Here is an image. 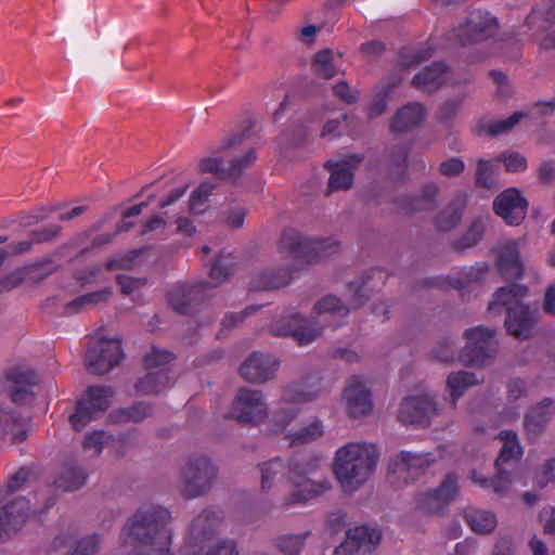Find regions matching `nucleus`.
Returning <instances> with one entry per match:
<instances>
[{
  "mask_svg": "<svg viewBox=\"0 0 555 555\" xmlns=\"http://www.w3.org/2000/svg\"><path fill=\"white\" fill-rule=\"evenodd\" d=\"M116 437L105 430H94L86 435L82 447L92 456L100 455L102 451L114 444Z\"/></svg>",
  "mask_w": 555,
  "mask_h": 555,
  "instance_id": "nucleus-43",
  "label": "nucleus"
},
{
  "mask_svg": "<svg viewBox=\"0 0 555 555\" xmlns=\"http://www.w3.org/2000/svg\"><path fill=\"white\" fill-rule=\"evenodd\" d=\"M212 286L208 282L192 285L177 284L168 293L171 307L179 313L189 312L194 306L210 296Z\"/></svg>",
  "mask_w": 555,
  "mask_h": 555,
  "instance_id": "nucleus-18",
  "label": "nucleus"
},
{
  "mask_svg": "<svg viewBox=\"0 0 555 555\" xmlns=\"http://www.w3.org/2000/svg\"><path fill=\"white\" fill-rule=\"evenodd\" d=\"M427 111L420 102H409L393 115L390 129L393 132H409L418 127L426 118Z\"/></svg>",
  "mask_w": 555,
  "mask_h": 555,
  "instance_id": "nucleus-27",
  "label": "nucleus"
},
{
  "mask_svg": "<svg viewBox=\"0 0 555 555\" xmlns=\"http://www.w3.org/2000/svg\"><path fill=\"white\" fill-rule=\"evenodd\" d=\"M464 336L467 343L460 352L462 364L481 366L494 358L498 350L494 330L479 325L466 330Z\"/></svg>",
  "mask_w": 555,
  "mask_h": 555,
  "instance_id": "nucleus-9",
  "label": "nucleus"
},
{
  "mask_svg": "<svg viewBox=\"0 0 555 555\" xmlns=\"http://www.w3.org/2000/svg\"><path fill=\"white\" fill-rule=\"evenodd\" d=\"M409 149L404 144H397L386 149L385 158L389 167H404Z\"/></svg>",
  "mask_w": 555,
  "mask_h": 555,
  "instance_id": "nucleus-56",
  "label": "nucleus"
},
{
  "mask_svg": "<svg viewBox=\"0 0 555 555\" xmlns=\"http://www.w3.org/2000/svg\"><path fill=\"white\" fill-rule=\"evenodd\" d=\"M339 243L333 238H307L294 229H287L280 237V258L284 259L280 268V287L287 286L295 274L306 266L337 253Z\"/></svg>",
  "mask_w": 555,
  "mask_h": 555,
  "instance_id": "nucleus-2",
  "label": "nucleus"
},
{
  "mask_svg": "<svg viewBox=\"0 0 555 555\" xmlns=\"http://www.w3.org/2000/svg\"><path fill=\"white\" fill-rule=\"evenodd\" d=\"M540 34H534L541 52L555 50V28H537Z\"/></svg>",
  "mask_w": 555,
  "mask_h": 555,
  "instance_id": "nucleus-64",
  "label": "nucleus"
},
{
  "mask_svg": "<svg viewBox=\"0 0 555 555\" xmlns=\"http://www.w3.org/2000/svg\"><path fill=\"white\" fill-rule=\"evenodd\" d=\"M527 397V384L521 378H514L507 384V401L516 403L518 400Z\"/></svg>",
  "mask_w": 555,
  "mask_h": 555,
  "instance_id": "nucleus-63",
  "label": "nucleus"
},
{
  "mask_svg": "<svg viewBox=\"0 0 555 555\" xmlns=\"http://www.w3.org/2000/svg\"><path fill=\"white\" fill-rule=\"evenodd\" d=\"M171 377L164 370H149L147 374L141 377L135 384V390L139 395H156L169 388Z\"/></svg>",
  "mask_w": 555,
  "mask_h": 555,
  "instance_id": "nucleus-33",
  "label": "nucleus"
},
{
  "mask_svg": "<svg viewBox=\"0 0 555 555\" xmlns=\"http://www.w3.org/2000/svg\"><path fill=\"white\" fill-rule=\"evenodd\" d=\"M260 486L263 492H269L275 485V477L278 474V462L270 460L260 465Z\"/></svg>",
  "mask_w": 555,
  "mask_h": 555,
  "instance_id": "nucleus-55",
  "label": "nucleus"
},
{
  "mask_svg": "<svg viewBox=\"0 0 555 555\" xmlns=\"http://www.w3.org/2000/svg\"><path fill=\"white\" fill-rule=\"evenodd\" d=\"M377 462L375 446L350 442L336 451L333 469L344 491L354 492L366 482Z\"/></svg>",
  "mask_w": 555,
  "mask_h": 555,
  "instance_id": "nucleus-3",
  "label": "nucleus"
},
{
  "mask_svg": "<svg viewBox=\"0 0 555 555\" xmlns=\"http://www.w3.org/2000/svg\"><path fill=\"white\" fill-rule=\"evenodd\" d=\"M434 54V50L430 47L422 48L411 53H404L400 57V63L403 67H411L418 65L429 60Z\"/></svg>",
  "mask_w": 555,
  "mask_h": 555,
  "instance_id": "nucleus-57",
  "label": "nucleus"
},
{
  "mask_svg": "<svg viewBox=\"0 0 555 555\" xmlns=\"http://www.w3.org/2000/svg\"><path fill=\"white\" fill-rule=\"evenodd\" d=\"M465 519L470 529L477 533H489L496 527V517L489 511L469 509Z\"/></svg>",
  "mask_w": 555,
  "mask_h": 555,
  "instance_id": "nucleus-40",
  "label": "nucleus"
},
{
  "mask_svg": "<svg viewBox=\"0 0 555 555\" xmlns=\"http://www.w3.org/2000/svg\"><path fill=\"white\" fill-rule=\"evenodd\" d=\"M324 313L337 314L340 317H346L349 313V308L341 302V300L334 296L327 295L320 299L313 307L312 315L319 317Z\"/></svg>",
  "mask_w": 555,
  "mask_h": 555,
  "instance_id": "nucleus-49",
  "label": "nucleus"
},
{
  "mask_svg": "<svg viewBox=\"0 0 555 555\" xmlns=\"http://www.w3.org/2000/svg\"><path fill=\"white\" fill-rule=\"evenodd\" d=\"M321 392V377L318 374L286 385L280 398V427L287 425L298 415L300 404L315 401Z\"/></svg>",
  "mask_w": 555,
  "mask_h": 555,
  "instance_id": "nucleus-7",
  "label": "nucleus"
},
{
  "mask_svg": "<svg viewBox=\"0 0 555 555\" xmlns=\"http://www.w3.org/2000/svg\"><path fill=\"white\" fill-rule=\"evenodd\" d=\"M448 67L442 62H434L416 74L412 83L415 88L424 91H434L438 89L444 81V75Z\"/></svg>",
  "mask_w": 555,
  "mask_h": 555,
  "instance_id": "nucleus-30",
  "label": "nucleus"
},
{
  "mask_svg": "<svg viewBox=\"0 0 555 555\" xmlns=\"http://www.w3.org/2000/svg\"><path fill=\"white\" fill-rule=\"evenodd\" d=\"M555 23V3L548 1L540 7L532 9L526 18V24L530 29L553 28Z\"/></svg>",
  "mask_w": 555,
  "mask_h": 555,
  "instance_id": "nucleus-39",
  "label": "nucleus"
},
{
  "mask_svg": "<svg viewBox=\"0 0 555 555\" xmlns=\"http://www.w3.org/2000/svg\"><path fill=\"white\" fill-rule=\"evenodd\" d=\"M323 424L321 421H313L311 424L301 427L293 434H287L285 439L289 440V446L306 444L323 436Z\"/></svg>",
  "mask_w": 555,
  "mask_h": 555,
  "instance_id": "nucleus-48",
  "label": "nucleus"
},
{
  "mask_svg": "<svg viewBox=\"0 0 555 555\" xmlns=\"http://www.w3.org/2000/svg\"><path fill=\"white\" fill-rule=\"evenodd\" d=\"M439 191V186L435 182L424 184L421 190V195L418 197L409 198L405 208L411 211L433 209Z\"/></svg>",
  "mask_w": 555,
  "mask_h": 555,
  "instance_id": "nucleus-42",
  "label": "nucleus"
},
{
  "mask_svg": "<svg viewBox=\"0 0 555 555\" xmlns=\"http://www.w3.org/2000/svg\"><path fill=\"white\" fill-rule=\"evenodd\" d=\"M190 555H238V551L233 541L223 540L210 546L205 553L193 552Z\"/></svg>",
  "mask_w": 555,
  "mask_h": 555,
  "instance_id": "nucleus-61",
  "label": "nucleus"
},
{
  "mask_svg": "<svg viewBox=\"0 0 555 555\" xmlns=\"http://www.w3.org/2000/svg\"><path fill=\"white\" fill-rule=\"evenodd\" d=\"M87 481L85 470L75 464H66L55 479V487L65 492L80 489Z\"/></svg>",
  "mask_w": 555,
  "mask_h": 555,
  "instance_id": "nucleus-36",
  "label": "nucleus"
},
{
  "mask_svg": "<svg viewBox=\"0 0 555 555\" xmlns=\"http://www.w3.org/2000/svg\"><path fill=\"white\" fill-rule=\"evenodd\" d=\"M13 402H0V440L20 442L26 439L27 424L12 408Z\"/></svg>",
  "mask_w": 555,
  "mask_h": 555,
  "instance_id": "nucleus-24",
  "label": "nucleus"
},
{
  "mask_svg": "<svg viewBox=\"0 0 555 555\" xmlns=\"http://www.w3.org/2000/svg\"><path fill=\"white\" fill-rule=\"evenodd\" d=\"M495 29V17L487 11L475 10L454 29V36L463 46L475 44L493 36Z\"/></svg>",
  "mask_w": 555,
  "mask_h": 555,
  "instance_id": "nucleus-13",
  "label": "nucleus"
},
{
  "mask_svg": "<svg viewBox=\"0 0 555 555\" xmlns=\"http://www.w3.org/2000/svg\"><path fill=\"white\" fill-rule=\"evenodd\" d=\"M245 215H246V210L243 206L233 205V206H230L223 212V220L228 227L237 229L243 225Z\"/></svg>",
  "mask_w": 555,
  "mask_h": 555,
  "instance_id": "nucleus-60",
  "label": "nucleus"
},
{
  "mask_svg": "<svg viewBox=\"0 0 555 555\" xmlns=\"http://www.w3.org/2000/svg\"><path fill=\"white\" fill-rule=\"evenodd\" d=\"M470 478L476 485L483 489H491L498 494H504L511 485L509 475L503 470H498V475L493 478L485 477L476 470H472Z\"/></svg>",
  "mask_w": 555,
  "mask_h": 555,
  "instance_id": "nucleus-46",
  "label": "nucleus"
},
{
  "mask_svg": "<svg viewBox=\"0 0 555 555\" xmlns=\"http://www.w3.org/2000/svg\"><path fill=\"white\" fill-rule=\"evenodd\" d=\"M308 533L286 534L280 538V552L287 555H299L305 546Z\"/></svg>",
  "mask_w": 555,
  "mask_h": 555,
  "instance_id": "nucleus-54",
  "label": "nucleus"
},
{
  "mask_svg": "<svg viewBox=\"0 0 555 555\" xmlns=\"http://www.w3.org/2000/svg\"><path fill=\"white\" fill-rule=\"evenodd\" d=\"M30 511L29 500L18 496L0 512V543L10 540L25 524Z\"/></svg>",
  "mask_w": 555,
  "mask_h": 555,
  "instance_id": "nucleus-20",
  "label": "nucleus"
},
{
  "mask_svg": "<svg viewBox=\"0 0 555 555\" xmlns=\"http://www.w3.org/2000/svg\"><path fill=\"white\" fill-rule=\"evenodd\" d=\"M337 60L330 49L318 52L313 60L314 72L325 79H331L337 74Z\"/></svg>",
  "mask_w": 555,
  "mask_h": 555,
  "instance_id": "nucleus-47",
  "label": "nucleus"
},
{
  "mask_svg": "<svg viewBox=\"0 0 555 555\" xmlns=\"http://www.w3.org/2000/svg\"><path fill=\"white\" fill-rule=\"evenodd\" d=\"M488 270L489 267L487 263H477L470 268L465 269L462 273L463 280L460 282L461 286L464 287L469 283L481 282L486 278Z\"/></svg>",
  "mask_w": 555,
  "mask_h": 555,
  "instance_id": "nucleus-58",
  "label": "nucleus"
},
{
  "mask_svg": "<svg viewBox=\"0 0 555 555\" xmlns=\"http://www.w3.org/2000/svg\"><path fill=\"white\" fill-rule=\"evenodd\" d=\"M466 207V199L463 196L453 198L436 217V228L441 232L453 230L461 221Z\"/></svg>",
  "mask_w": 555,
  "mask_h": 555,
  "instance_id": "nucleus-32",
  "label": "nucleus"
},
{
  "mask_svg": "<svg viewBox=\"0 0 555 555\" xmlns=\"http://www.w3.org/2000/svg\"><path fill=\"white\" fill-rule=\"evenodd\" d=\"M477 384H479V379L475 373L466 371L451 373L447 378L451 406L455 408L457 400L464 395L465 390Z\"/></svg>",
  "mask_w": 555,
  "mask_h": 555,
  "instance_id": "nucleus-35",
  "label": "nucleus"
},
{
  "mask_svg": "<svg viewBox=\"0 0 555 555\" xmlns=\"http://www.w3.org/2000/svg\"><path fill=\"white\" fill-rule=\"evenodd\" d=\"M171 511L157 503L141 504L119 532L114 555H173Z\"/></svg>",
  "mask_w": 555,
  "mask_h": 555,
  "instance_id": "nucleus-1",
  "label": "nucleus"
},
{
  "mask_svg": "<svg viewBox=\"0 0 555 555\" xmlns=\"http://www.w3.org/2000/svg\"><path fill=\"white\" fill-rule=\"evenodd\" d=\"M327 165L332 169L327 192L350 189L353 182V170L350 164L348 162L334 164L327 162Z\"/></svg>",
  "mask_w": 555,
  "mask_h": 555,
  "instance_id": "nucleus-37",
  "label": "nucleus"
},
{
  "mask_svg": "<svg viewBox=\"0 0 555 555\" xmlns=\"http://www.w3.org/2000/svg\"><path fill=\"white\" fill-rule=\"evenodd\" d=\"M218 476L215 462L205 454H192L180 466L179 481L186 499H196L207 494Z\"/></svg>",
  "mask_w": 555,
  "mask_h": 555,
  "instance_id": "nucleus-6",
  "label": "nucleus"
},
{
  "mask_svg": "<svg viewBox=\"0 0 555 555\" xmlns=\"http://www.w3.org/2000/svg\"><path fill=\"white\" fill-rule=\"evenodd\" d=\"M296 490L292 491L291 498L285 499V504L302 503L311 500L331 488L327 481L315 482L311 479L301 478L296 481Z\"/></svg>",
  "mask_w": 555,
  "mask_h": 555,
  "instance_id": "nucleus-34",
  "label": "nucleus"
},
{
  "mask_svg": "<svg viewBox=\"0 0 555 555\" xmlns=\"http://www.w3.org/2000/svg\"><path fill=\"white\" fill-rule=\"evenodd\" d=\"M229 417L243 425L257 426L269 416L268 403L260 390L240 388L231 403Z\"/></svg>",
  "mask_w": 555,
  "mask_h": 555,
  "instance_id": "nucleus-10",
  "label": "nucleus"
},
{
  "mask_svg": "<svg viewBox=\"0 0 555 555\" xmlns=\"http://www.w3.org/2000/svg\"><path fill=\"white\" fill-rule=\"evenodd\" d=\"M7 380L11 402L23 404L33 400V389L38 384L39 378L33 369L18 365L8 372Z\"/></svg>",
  "mask_w": 555,
  "mask_h": 555,
  "instance_id": "nucleus-22",
  "label": "nucleus"
},
{
  "mask_svg": "<svg viewBox=\"0 0 555 555\" xmlns=\"http://www.w3.org/2000/svg\"><path fill=\"white\" fill-rule=\"evenodd\" d=\"M222 521V511L218 507H207L193 517L185 538L186 545L202 548L217 533Z\"/></svg>",
  "mask_w": 555,
  "mask_h": 555,
  "instance_id": "nucleus-15",
  "label": "nucleus"
},
{
  "mask_svg": "<svg viewBox=\"0 0 555 555\" xmlns=\"http://www.w3.org/2000/svg\"><path fill=\"white\" fill-rule=\"evenodd\" d=\"M322 331L321 326L311 324L299 314L280 320V336H291L300 346H306L314 341L321 336Z\"/></svg>",
  "mask_w": 555,
  "mask_h": 555,
  "instance_id": "nucleus-23",
  "label": "nucleus"
},
{
  "mask_svg": "<svg viewBox=\"0 0 555 555\" xmlns=\"http://www.w3.org/2000/svg\"><path fill=\"white\" fill-rule=\"evenodd\" d=\"M498 266L506 279H519L522 275V264L516 242L506 241L499 251Z\"/></svg>",
  "mask_w": 555,
  "mask_h": 555,
  "instance_id": "nucleus-28",
  "label": "nucleus"
},
{
  "mask_svg": "<svg viewBox=\"0 0 555 555\" xmlns=\"http://www.w3.org/2000/svg\"><path fill=\"white\" fill-rule=\"evenodd\" d=\"M235 256L231 253H221L210 267V278L216 282L215 286L224 282L234 272Z\"/></svg>",
  "mask_w": 555,
  "mask_h": 555,
  "instance_id": "nucleus-44",
  "label": "nucleus"
},
{
  "mask_svg": "<svg viewBox=\"0 0 555 555\" xmlns=\"http://www.w3.org/2000/svg\"><path fill=\"white\" fill-rule=\"evenodd\" d=\"M527 209V199L515 188L501 192L493 202L494 212L508 225H519L526 218Z\"/></svg>",
  "mask_w": 555,
  "mask_h": 555,
  "instance_id": "nucleus-17",
  "label": "nucleus"
},
{
  "mask_svg": "<svg viewBox=\"0 0 555 555\" xmlns=\"http://www.w3.org/2000/svg\"><path fill=\"white\" fill-rule=\"evenodd\" d=\"M245 132L235 133L224 139L220 145L221 157H208L199 163L202 172H210L221 180L235 182L246 168L256 159L254 150L240 151Z\"/></svg>",
  "mask_w": 555,
  "mask_h": 555,
  "instance_id": "nucleus-5",
  "label": "nucleus"
},
{
  "mask_svg": "<svg viewBox=\"0 0 555 555\" xmlns=\"http://www.w3.org/2000/svg\"><path fill=\"white\" fill-rule=\"evenodd\" d=\"M499 437L504 441V443L498 459L495 460V466L498 470H503L508 474V469L505 465L509 466L516 462L520 457L522 451L515 431L503 430L499 434Z\"/></svg>",
  "mask_w": 555,
  "mask_h": 555,
  "instance_id": "nucleus-31",
  "label": "nucleus"
},
{
  "mask_svg": "<svg viewBox=\"0 0 555 555\" xmlns=\"http://www.w3.org/2000/svg\"><path fill=\"white\" fill-rule=\"evenodd\" d=\"M527 287L520 284H509L498 289L494 299L489 304L488 310L495 313L504 308L506 311L505 326L507 332L519 338L526 339L531 335L535 324V313L521 298L527 295Z\"/></svg>",
  "mask_w": 555,
  "mask_h": 555,
  "instance_id": "nucleus-4",
  "label": "nucleus"
},
{
  "mask_svg": "<svg viewBox=\"0 0 555 555\" xmlns=\"http://www.w3.org/2000/svg\"><path fill=\"white\" fill-rule=\"evenodd\" d=\"M173 360V354L165 349L154 347L145 357V364L149 370L162 371L168 373L167 365Z\"/></svg>",
  "mask_w": 555,
  "mask_h": 555,
  "instance_id": "nucleus-52",
  "label": "nucleus"
},
{
  "mask_svg": "<svg viewBox=\"0 0 555 555\" xmlns=\"http://www.w3.org/2000/svg\"><path fill=\"white\" fill-rule=\"evenodd\" d=\"M555 414V403L551 398H544L532 406L524 417V427L529 439H535L542 434Z\"/></svg>",
  "mask_w": 555,
  "mask_h": 555,
  "instance_id": "nucleus-25",
  "label": "nucleus"
},
{
  "mask_svg": "<svg viewBox=\"0 0 555 555\" xmlns=\"http://www.w3.org/2000/svg\"><path fill=\"white\" fill-rule=\"evenodd\" d=\"M118 339L92 338L86 356V366L92 374L102 375L117 366L122 359Z\"/></svg>",
  "mask_w": 555,
  "mask_h": 555,
  "instance_id": "nucleus-12",
  "label": "nucleus"
},
{
  "mask_svg": "<svg viewBox=\"0 0 555 555\" xmlns=\"http://www.w3.org/2000/svg\"><path fill=\"white\" fill-rule=\"evenodd\" d=\"M275 362L272 354L254 352L241 365L240 373L249 383H263L272 375Z\"/></svg>",
  "mask_w": 555,
  "mask_h": 555,
  "instance_id": "nucleus-26",
  "label": "nucleus"
},
{
  "mask_svg": "<svg viewBox=\"0 0 555 555\" xmlns=\"http://www.w3.org/2000/svg\"><path fill=\"white\" fill-rule=\"evenodd\" d=\"M457 493L459 478L454 473H449L436 489L418 494L416 506L427 514H439L448 507Z\"/></svg>",
  "mask_w": 555,
  "mask_h": 555,
  "instance_id": "nucleus-16",
  "label": "nucleus"
},
{
  "mask_svg": "<svg viewBox=\"0 0 555 555\" xmlns=\"http://www.w3.org/2000/svg\"><path fill=\"white\" fill-rule=\"evenodd\" d=\"M116 280L120 286L121 293L125 295H131L134 291L146 284V280L143 278H133L125 274H118Z\"/></svg>",
  "mask_w": 555,
  "mask_h": 555,
  "instance_id": "nucleus-62",
  "label": "nucleus"
},
{
  "mask_svg": "<svg viewBox=\"0 0 555 555\" xmlns=\"http://www.w3.org/2000/svg\"><path fill=\"white\" fill-rule=\"evenodd\" d=\"M500 169L499 165L491 160L479 159L476 168L475 184L477 188L482 189H498L499 183L495 175Z\"/></svg>",
  "mask_w": 555,
  "mask_h": 555,
  "instance_id": "nucleus-45",
  "label": "nucleus"
},
{
  "mask_svg": "<svg viewBox=\"0 0 555 555\" xmlns=\"http://www.w3.org/2000/svg\"><path fill=\"white\" fill-rule=\"evenodd\" d=\"M525 116H527V114L524 112H515L505 119H481L478 125L479 131L485 132L490 137L504 134L513 130V128L518 125Z\"/></svg>",
  "mask_w": 555,
  "mask_h": 555,
  "instance_id": "nucleus-38",
  "label": "nucleus"
},
{
  "mask_svg": "<svg viewBox=\"0 0 555 555\" xmlns=\"http://www.w3.org/2000/svg\"><path fill=\"white\" fill-rule=\"evenodd\" d=\"M431 353L435 359L441 362L453 361L455 356V345L451 339L446 338L436 345Z\"/></svg>",
  "mask_w": 555,
  "mask_h": 555,
  "instance_id": "nucleus-59",
  "label": "nucleus"
},
{
  "mask_svg": "<svg viewBox=\"0 0 555 555\" xmlns=\"http://www.w3.org/2000/svg\"><path fill=\"white\" fill-rule=\"evenodd\" d=\"M382 540L377 528L358 526L348 529L344 542L335 548L337 555H351L356 552H371Z\"/></svg>",
  "mask_w": 555,
  "mask_h": 555,
  "instance_id": "nucleus-21",
  "label": "nucleus"
},
{
  "mask_svg": "<svg viewBox=\"0 0 555 555\" xmlns=\"http://www.w3.org/2000/svg\"><path fill=\"white\" fill-rule=\"evenodd\" d=\"M435 462L433 453L401 451L389 460L388 480L396 487L409 485L417 480Z\"/></svg>",
  "mask_w": 555,
  "mask_h": 555,
  "instance_id": "nucleus-8",
  "label": "nucleus"
},
{
  "mask_svg": "<svg viewBox=\"0 0 555 555\" xmlns=\"http://www.w3.org/2000/svg\"><path fill=\"white\" fill-rule=\"evenodd\" d=\"M350 293V305L353 308L363 306L370 298V291L367 288V281L363 278L351 281L348 285Z\"/></svg>",
  "mask_w": 555,
  "mask_h": 555,
  "instance_id": "nucleus-53",
  "label": "nucleus"
},
{
  "mask_svg": "<svg viewBox=\"0 0 555 555\" xmlns=\"http://www.w3.org/2000/svg\"><path fill=\"white\" fill-rule=\"evenodd\" d=\"M489 221L490 217L488 215H481L474 218L466 231L452 243L453 249L464 253L476 246L482 240Z\"/></svg>",
  "mask_w": 555,
  "mask_h": 555,
  "instance_id": "nucleus-29",
  "label": "nucleus"
},
{
  "mask_svg": "<svg viewBox=\"0 0 555 555\" xmlns=\"http://www.w3.org/2000/svg\"><path fill=\"white\" fill-rule=\"evenodd\" d=\"M438 413L437 402L430 395L410 396L400 403L398 420L404 425L426 427Z\"/></svg>",
  "mask_w": 555,
  "mask_h": 555,
  "instance_id": "nucleus-14",
  "label": "nucleus"
},
{
  "mask_svg": "<svg viewBox=\"0 0 555 555\" xmlns=\"http://www.w3.org/2000/svg\"><path fill=\"white\" fill-rule=\"evenodd\" d=\"M152 414V406L144 402H138L130 408L118 409L111 413L109 418L114 423H139Z\"/></svg>",
  "mask_w": 555,
  "mask_h": 555,
  "instance_id": "nucleus-41",
  "label": "nucleus"
},
{
  "mask_svg": "<svg viewBox=\"0 0 555 555\" xmlns=\"http://www.w3.org/2000/svg\"><path fill=\"white\" fill-rule=\"evenodd\" d=\"M112 396L111 387H89L83 397L77 402L76 411L69 416L73 428L79 431L91 421L96 420L108 409Z\"/></svg>",
  "mask_w": 555,
  "mask_h": 555,
  "instance_id": "nucleus-11",
  "label": "nucleus"
},
{
  "mask_svg": "<svg viewBox=\"0 0 555 555\" xmlns=\"http://www.w3.org/2000/svg\"><path fill=\"white\" fill-rule=\"evenodd\" d=\"M102 535L92 533L70 545L66 555H95L100 551Z\"/></svg>",
  "mask_w": 555,
  "mask_h": 555,
  "instance_id": "nucleus-50",
  "label": "nucleus"
},
{
  "mask_svg": "<svg viewBox=\"0 0 555 555\" xmlns=\"http://www.w3.org/2000/svg\"><path fill=\"white\" fill-rule=\"evenodd\" d=\"M215 184L210 182H203L190 197V210L193 214H202L206 209V203L208 201Z\"/></svg>",
  "mask_w": 555,
  "mask_h": 555,
  "instance_id": "nucleus-51",
  "label": "nucleus"
},
{
  "mask_svg": "<svg viewBox=\"0 0 555 555\" xmlns=\"http://www.w3.org/2000/svg\"><path fill=\"white\" fill-rule=\"evenodd\" d=\"M343 403L347 414L357 418L367 415L373 410L371 390L360 377H352L344 389Z\"/></svg>",
  "mask_w": 555,
  "mask_h": 555,
  "instance_id": "nucleus-19",
  "label": "nucleus"
}]
</instances>
